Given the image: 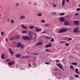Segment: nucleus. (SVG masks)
<instances>
[{"instance_id":"nucleus-1","label":"nucleus","mask_w":80,"mask_h":80,"mask_svg":"<svg viewBox=\"0 0 80 80\" xmlns=\"http://www.w3.org/2000/svg\"><path fill=\"white\" fill-rule=\"evenodd\" d=\"M67 30H68V29L67 28H62L60 29L59 31L58 32V33H63L67 31Z\"/></svg>"},{"instance_id":"nucleus-2","label":"nucleus","mask_w":80,"mask_h":80,"mask_svg":"<svg viewBox=\"0 0 80 80\" xmlns=\"http://www.w3.org/2000/svg\"><path fill=\"white\" fill-rule=\"evenodd\" d=\"M22 38L23 39L27 41H30L31 40L30 37H28V36H23L22 37Z\"/></svg>"},{"instance_id":"nucleus-3","label":"nucleus","mask_w":80,"mask_h":80,"mask_svg":"<svg viewBox=\"0 0 80 80\" xmlns=\"http://www.w3.org/2000/svg\"><path fill=\"white\" fill-rule=\"evenodd\" d=\"M79 28L78 27H76L73 29V32L75 33L79 32H80V30L79 31Z\"/></svg>"},{"instance_id":"nucleus-4","label":"nucleus","mask_w":80,"mask_h":80,"mask_svg":"<svg viewBox=\"0 0 80 80\" xmlns=\"http://www.w3.org/2000/svg\"><path fill=\"white\" fill-rule=\"evenodd\" d=\"M59 20L61 22H64L65 21V19L63 17H61L59 18Z\"/></svg>"},{"instance_id":"nucleus-5","label":"nucleus","mask_w":80,"mask_h":80,"mask_svg":"<svg viewBox=\"0 0 80 80\" xmlns=\"http://www.w3.org/2000/svg\"><path fill=\"white\" fill-rule=\"evenodd\" d=\"M56 65L63 71L64 70V69L61 64H56Z\"/></svg>"},{"instance_id":"nucleus-6","label":"nucleus","mask_w":80,"mask_h":80,"mask_svg":"<svg viewBox=\"0 0 80 80\" xmlns=\"http://www.w3.org/2000/svg\"><path fill=\"white\" fill-rule=\"evenodd\" d=\"M14 63H15L14 61H12L11 62H8V64L9 66H11V65H12Z\"/></svg>"},{"instance_id":"nucleus-7","label":"nucleus","mask_w":80,"mask_h":80,"mask_svg":"<svg viewBox=\"0 0 80 80\" xmlns=\"http://www.w3.org/2000/svg\"><path fill=\"white\" fill-rule=\"evenodd\" d=\"M19 18L21 19H24L26 18V17L24 15H22Z\"/></svg>"},{"instance_id":"nucleus-8","label":"nucleus","mask_w":80,"mask_h":80,"mask_svg":"<svg viewBox=\"0 0 80 80\" xmlns=\"http://www.w3.org/2000/svg\"><path fill=\"white\" fill-rule=\"evenodd\" d=\"M31 32H29V38H30L31 40H33L32 36L31 35Z\"/></svg>"},{"instance_id":"nucleus-9","label":"nucleus","mask_w":80,"mask_h":80,"mask_svg":"<svg viewBox=\"0 0 80 80\" xmlns=\"http://www.w3.org/2000/svg\"><path fill=\"white\" fill-rule=\"evenodd\" d=\"M74 23L77 26H78L79 24V22L78 21H74Z\"/></svg>"},{"instance_id":"nucleus-10","label":"nucleus","mask_w":80,"mask_h":80,"mask_svg":"<svg viewBox=\"0 0 80 80\" xmlns=\"http://www.w3.org/2000/svg\"><path fill=\"white\" fill-rule=\"evenodd\" d=\"M35 29L36 30V32H40L42 31L41 29H38L37 27H36Z\"/></svg>"},{"instance_id":"nucleus-11","label":"nucleus","mask_w":80,"mask_h":80,"mask_svg":"<svg viewBox=\"0 0 80 80\" xmlns=\"http://www.w3.org/2000/svg\"><path fill=\"white\" fill-rule=\"evenodd\" d=\"M9 51L10 52L11 55H13L14 54V52L12 51L11 49L10 48H9Z\"/></svg>"},{"instance_id":"nucleus-12","label":"nucleus","mask_w":80,"mask_h":80,"mask_svg":"<svg viewBox=\"0 0 80 80\" xmlns=\"http://www.w3.org/2000/svg\"><path fill=\"white\" fill-rule=\"evenodd\" d=\"M20 38V36L17 35V36H15V40L19 39Z\"/></svg>"},{"instance_id":"nucleus-13","label":"nucleus","mask_w":80,"mask_h":80,"mask_svg":"<svg viewBox=\"0 0 80 80\" xmlns=\"http://www.w3.org/2000/svg\"><path fill=\"white\" fill-rule=\"evenodd\" d=\"M42 42H40L38 43H37V44H36V46H38V45H42Z\"/></svg>"},{"instance_id":"nucleus-14","label":"nucleus","mask_w":80,"mask_h":80,"mask_svg":"<svg viewBox=\"0 0 80 80\" xmlns=\"http://www.w3.org/2000/svg\"><path fill=\"white\" fill-rule=\"evenodd\" d=\"M21 27L24 29H26L27 28V27H25L24 25L22 24L21 25Z\"/></svg>"},{"instance_id":"nucleus-15","label":"nucleus","mask_w":80,"mask_h":80,"mask_svg":"<svg viewBox=\"0 0 80 80\" xmlns=\"http://www.w3.org/2000/svg\"><path fill=\"white\" fill-rule=\"evenodd\" d=\"M65 4V0H62V6H64Z\"/></svg>"},{"instance_id":"nucleus-16","label":"nucleus","mask_w":80,"mask_h":80,"mask_svg":"<svg viewBox=\"0 0 80 80\" xmlns=\"http://www.w3.org/2000/svg\"><path fill=\"white\" fill-rule=\"evenodd\" d=\"M69 23V22L68 21H65L64 22V24L65 26H67Z\"/></svg>"},{"instance_id":"nucleus-17","label":"nucleus","mask_w":80,"mask_h":80,"mask_svg":"<svg viewBox=\"0 0 80 80\" xmlns=\"http://www.w3.org/2000/svg\"><path fill=\"white\" fill-rule=\"evenodd\" d=\"M35 28V27L34 26H29V28L30 29H33Z\"/></svg>"},{"instance_id":"nucleus-18","label":"nucleus","mask_w":80,"mask_h":80,"mask_svg":"<svg viewBox=\"0 0 80 80\" xmlns=\"http://www.w3.org/2000/svg\"><path fill=\"white\" fill-rule=\"evenodd\" d=\"M21 43H18V45H17V48H19L20 47H21Z\"/></svg>"},{"instance_id":"nucleus-19","label":"nucleus","mask_w":80,"mask_h":80,"mask_svg":"<svg viewBox=\"0 0 80 80\" xmlns=\"http://www.w3.org/2000/svg\"><path fill=\"white\" fill-rule=\"evenodd\" d=\"M21 58H22L24 59V58H28V57L27 56H22Z\"/></svg>"},{"instance_id":"nucleus-20","label":"nucleus","mask_w":80,"mask_h":80,"mask_svg":"<svg viewBox=\"0 0 80 80\" xmlns=\"http://www.w3.org/2000/svg\"><path fill=\"white\" fill-rule=\"evenodd\" d=\"M52 47V45L51 44L47 45L45 46L46 48H47L48 47Z\"/></svg>"},{"instance_id":"nucleus-21","label":"nucleus","mask_w":80,"mask_h":80,"mask_svg":"<svg viewBox=\"0 0 80 80\" xmlns=\"http://www.w3.org/2000/svg\"><path fill=\"white\" fill-rule=\"evenodd\" d=\"M10 41H12L14 40H15V38H14V37H12L10 38Z\"/></svg>"},{"instance_id":"nucleus-22","label":"nucleus","mask_w":80,"mask_h":80,"mask_svg":"<svg viewBox=\"0 0 80 80\" xmlns=\"http://www.w3.org/2000/svg\"><path fill=\"white\" fill-rule=\"evenodd\" d=\"M4 54H2L1 55V58L2 59H4L5 58L4 57Z\"/></svg>"},{"instance_id":"nucleus-23","label":"nucleus","mask_w":80,"mask_h":80,"mask_svg":"<svg viewBox=\"0 0 80 80\" xmlns=\"http://www.w3.org/2000/svg\"><path fill=\"white\" fill-rule=\"evenodd\" d=\"M16 58H18L20 57V54H16Z\"/></svg>"},{"instance_id":"nucleus-24","label":"nucleus","mask_w":80,"mask_h":80,"mask_svg":"<svg viewBox=\"0 0 80 80\" xmlns=\"http://www.w3.org/2000/svg\"><path fill=\"white\" fill-rule=\"evenodd\" d=\"M27 33V31L25 30L22 31V34L26 33Z\"/></svg>"},{"instance_id":"nucleus-25","label":"nucleus","mask_w":80,"mask_h":80,"mask_svg":"<svg viewBox=\"0 0 80 80\" xmlns=\"http://www.w3.org/2000/svg\"><path fill=\"white\" fill-rule=\"evenodd\" d=\"M37 16L38 17H40L42 16V14L41 13H39L37 14Z\"/></svg>"},{"instance_id":"nucleus-26","label":"nucleus","mask_w":80,"mask_h":80,"mask_svg":"<svg viewBox=\"0 0 80 80\" xmlns=\"http://www.w3.org/2000/svg\"><path fill=\"white\" fill-rule=\"evenodd\" d=\"M40 22L42 23H44L45 22V20H41L40 21Z\"/></svg>"},{"instance_id":"nucleus-27","label":"nucleus","mask_w":80,"mask_h":80,"mask_svg":"<svg viewBox=\"0 0 80 80\" xmlns=\"http://www.w3.org/2000/svg\"><path fill=\"white\" fill-rule=\"evenodd\" d=\"M19 3H17L16 4H15V5L16 7H18L19 6Z\"/></svg>"},{"instance_id":"nucleus-28","label":"nucleus","mask_w":80,"mask_h":80,"mask_svg":"<svg viewBox=\"0 0 80 80\" xmlns=\"http://www.w3.org/2000/svg\"><path fill=\"white\" fill-rule=\"evenodd\" d=\"M10 22L11 23L13 24V23H14V20H11Z\"/></svg>"},{"instance_id":"nucleus-29","label":"nucleus","mask_w":80,"mask_h":80,"mask_svg":"<svg viewBox=\"0 0 80 80\" xmlns=\"http://www.w3.org/2000/svg\"><path fill=\"white\" fill-rule=\"evenodd\" d=\"M54 41V39L53 38H52L51 39V40H50V42H53Z\"/></svg>"},{"instance_id":"nucleus-30","label":"nucleus","mask_w":80,"mask_h":80,"mask_svg":"<svg viewBox=\"0 0 80 80\" xmlns=\"http://www.w3.org/2000/svg\"><path fill=\"white\" fill-rule=\"evenodd\" d=\"M57 13V12H51V14H53V15L56 14Z\"/></svg>"},{"instance_id":"nucleus-31","label":"nucleus","mask_w":80,"mask_h":80,"mask_svg":"<svg viewBox=\"0 0 80 80\" xmlns=\"http://www.w3.org/2000/svg\"><path fill=\"white\" fill-rule=\"evenodd\" d=\"M33 5L34 6H37L38 5V3L37 2H34L33 3Z\"/></svg>"},{"instance_id":"nucleus-32","label":"nucleus","mask_w":80,"mask_h":80,"mask_svg":"<svg viewBox=\"0 0 80 80\" xmlns=\"http://www.w3.org/2000/svg\"><path fill=\"white\" fill-rule=\"evenodd\" d=\"M65 14V13H62L60 14V16H63Z\"/></svg>"},{"instance_id":"nucleus-33","label":"nucleus","mask_w":80,"mask_h":80,"mask_svg":"<svg viewBox=\"0 0 80 80\" xmlns=\"http://www.w3.org/2000/svg\"><path fill=\"white\" fill-rule=\"evenodd\" d=\"M72 65H77L78 64L77 63H76V62H74V63H72Z\"/></svg>"},{"instance_id":"nucleus-34","label":"nucleus","mask_w":80,"mask_h":80,"mask_svg":"<svg viewBox=\"0 0 80 80\" xmlns=\"http://www.w3.org/2000/svg\"><path fill=\"white\" fill-rule=\"evenodd\" d=\"M3 33H4L3 32H1V35L2 36H4Z\"/></svg>"},{"instance_id":"nucleus-35","label":"nucleus","mask_w":80,"mask_h":80,"mask_svg":"<svg viewBox=\"0 0 80 80\" xmlns=\"http://www.w3.org/2000/svg\"><path fill=\"white\" fill-rule=\"evenodd\" d=\"M65 46H69V44H68V43H66L65 44Z\"/></svg>"},{"instance_id":"nucleus-36","label":"nucleus","mask_w":80,"mask_h":80,"mask_svg":"<svg viewBox=\"0 0 80 80\" xmlns=\"http://www.w3.org/2000/svg\"><path fill=\"white\" fill-rule=\"evenodd\" d=\"M10 61H11V60H10V59H6V62H8Z\"/></svg>"},{"instance_id":"nucleus-37","label":"nucleus","mask_w":80,"mask_h":80,"mask_svg":"<svg viewBox=\"0 0 80 80\" xmlns=\"http://www.w3.org/2000/svg\"><path fill=\"white\" fill-rule=\"evenodd\" d=\"M32 54L34 55H38V54L36 53H32Z\"/></svg>"},{"instance_id":"nucleus-38","label":"nucleus","mask_w":80,"mask_h":80,"mask_svg":"<svg viewBox=\"0 0 80 80\" xmlns=\"http://www.w3.org/2000/svg\"><path fill=\"white\" fill-rule=\"evenodd\" d=\"M75 71L76 72L78 71V69H75Z\"/></svg>"},{"instance_id":"nucleus-39","label":"nucleus","mask_w":80,"mask_h":80,"mask_svg":"<svg viewBox=\"0 0 80 80\" xmlns=\"http://www.w3.org/2000/svg\"><path fill=\"white\" fill-rule=\"evenodd\" d=\"M74 76L77 78H78L79 77L78 75V74H77L76 76Z\"/></svg>"},{"instance_id":"nucleus-40","label":"nucleus","mask_w":80,"mask_h":80,"mask_svg":"<svg viewBox=\"0 0 80 80\" xmlns=\"http://www.w3.org/2000/svg\"><path fill=\"white\" fill-rule=\"evenodd\" d=\"M7 21L8 22H10V19L9 18H7Z\"/></svg>"},{"instance_id":"nucleus-41","label":"nucleus","mask_w":80,"mask_h":80,"mask_svg":"<svg viewBox=\"0 0 80 80\" xmlns=\"http://www.w3.org/2000/svg\"><path fill=\"white\" fill-rule=\"evenodd\" d=\"M20 46H21V48L22 49H23V48H24V46H23L22 45H21Z\"/></svg>"},{"instance_id":"nucleus-42","label":"nucleus","mask_w":80,"mask_h":80,"mask_svg":"<svg viewBox=\"0 0 80 80\" xmlns=\"http://www.w3.org/2000/svg\"><path fill=\"white\" fill-rule=\"evenodd\" d=\"M49 25H50V24H47L45 25V26L46 27H48Z\"/></svg>"},{"instance_id":"nucleus-43","label":"nucleus","mask_w":80,"mask_h":80,"mask_svg":"<svg viewBox=\"0 0 80 80\" xmlns=\"http://www.w3.org/2000/svg\"><path fill=\"white\" fill-rule=\"evenodd\" d=\"M49 62H45V64H48V65L49 64Z\"/></svg>"},{"instance_id":"nucleus-44","label":"nucleus","mask_w":80,"mask_h":80,"mask_svg":"<svg viewBox=\"0 0 80 80\" xmlns=\"http://www.w3.org/2000/svg\"><path fill=\"white\" fill-rule=\"evenodd\" d=\"M69 68H72L74 69V68L73 66H70Z\"/></svg>"},{"instance_id":"nucleus-45","label":"nucleus","mask_w":80,"mask_h":80,"mask_svg":"<svg viewBox=\"0 0 80 80\" xmlns=\"http://www.w3.org/2000/svg\"><path fill=\"white\" fill-rule=\"evenodd\" d=\"M59 62V60L57 59V60H56V62L57 63V62Z\"/></svg>"},{"instance_id":"nucleus-46","label":"nucleus","mask_w":80,"mask_h":80,"mask_svg":"<svg viewBox=\"0 0 80 80\" xmlns=\"http://www.w3.org/2000/svg\"><path fill=\"white\" fill-rule=\"evenodd\" d=\"M77 10L78 11H80V8H78L77 9Z\"/></svg>"},{"instance_id":"nucleus-47","label":"nucleus","mask_w":80,"mask_h":80,"mask_svg":"<svg viewBox=\"0 0 80 80\" xmlns=\"http://www.w3.org/2000/svg\"><path fill=\"white\" fill-rule=\"evenodd\" d=\"M34 35L36 36V38H37L38 37V36H37V34L36 33H34Z\"/></svg>"},{"instance_id":"nucleus-48","label":"nucleus","mask_w":80,"mask_h":80,"mask_svg":"<svg viewBox=\"0 0 80 80\" xmlns=\"http://www.w3.org/2000/svg\"><path fill=\"white\" fill-rule=\"evenodd\" d=\"M68 39L70 40H72V38H69Z\"/></svg>"},{"instance_id":"nucleus-49","label":"nucleus","mask_w":80,"mask_h":80,"mask_svg":"<svg viewBox=\"0 0 80 80\" xmlns=\"http://www.w3.org/2000/svg\"><path fill=\"white\" fill-rule=\"evenodd\" d=\"M53 6L54 7H56L57 5H56V4H53Z\"/></svg>"},{"instance_id":"nucleus-50","label":"nucleus","mask_w":80,"mask_h":80,"mask_svg":"<svg viewBox=\"0 0 80 80\" xmlns=\"http://www.w3.org/2000/svg\"><path fill=\"white\" fill-rule=\"evenodd\" d=\"M79 14V13H77L75 14V16H77V15H78Z\"/></svg>"},{"instance_id":"nucleus-51","label":"nucleus","mask_w":80,"mask_h":80,"mask_svg":"<svg viewBox=\"0 0 80 80\" xmlns=\"http://www.w3.org/2000/svg\"><path fill=\"white\" fill-rule=\"evenodd\" d=\"M46 51L47 52H48L49 51V50L48 49H46Z\"/></svg>"},{"instance_id":"nucleus-52","label":"nucleus","mask_w":80,"mask_h":80,"mask_svg":"<svg viewBox=\"0 0 80 80\" xmlns=\"http://www.w3.org/2000/svg\"><path fill=\"white\" fill-rule=\"evenodd\" d=\"M28 66L29 67H31L32 66L31 64H28Z\"/></svg>"},{"instance_id":"nucleus-53","label":"nucleus","mask_w":80,"mask_h":80,"mask_svg":"<svg viewBox=\"0 0 80 80\" xmlns=\"http://www.w3.org/2000/svg\"><path fill=\"white\" fill-rule=\"evenodd\" d=\"M42 33H46V31H44V32H42Z\"/></svg>"},{"instance_id":"nucleus-54","label":"nucleus","mask_w":80,"mask_h":80,"mask_svg":"<svg viewBox=\"0 0 80 80\" xmlns=\"http://www.w3.org/2000/svg\"><path fill=\"white\" fill-rule=\"evenodd\" d=\"M5 39H6V42H8V40L7 38H6Z\"/></svg>"},{"instance_id":"nucleus-55","label":"nucleus","mask_w":80,"mask_h":80,"mask_svg":"<svg viewBox=\"0 0 80 80\" xmlns=\"http://www.w3.org/2000/svg\"><path fill=\"white\" fill-rule=\"evenodd\" d=\"M66 1L68 2L69 3L70 2L69 0H66Z\"/></svg>"},{"instance_id":"nucleus-56","label":"nucleus","mask_w":80,"mask_h":80,"mask_svg":"<svg viewBox=\"0 0 80 80\" xmlns=\"http://www.w3.org/2000/svg\"><path fill=\"white\" fill-rule=\"evenodd\" d=\"M48 39H51V38H50V37H48Z\"/></svg>"},{"instance_id":"nucleus-57","label":"nucleus","mask_w":80,"mask_h":80,"mask_svg":"<svg viewBox=\"0 0 80 80\" xmlns=\"http://www.w3.org/2000/svg\"><path fill=\"white\" fill-rule=\"evenodd\" d=\"M76 72H77L78 74H80V72H79V71H78Z\"/></svg>"},{"instance_id":"nucleus-58","label":"nucleus","mask_w":80,"mask_h":80,"mask_svg":"<svg viewBox=\"0 0 80 80\" xmlns=\"http://www.w3.org/2000/svg\"><path fill=\"white\" fill-rule=\"evenodd\" d=\"M63 42V41H61V42H60V43H62Z\"/></svg>"},{"instance_id":"nucleus-59","label":"nucleus","mask_w":80,"mask_h":80,"mask_svg":"<svg viewBox=\"0 0 80 80\" xmlns=\"http://www.w3.org/2000/svg\"><path fill=\"white\" fill-rule=\"evenodd\" d=\"M28 3L30 4H31V2H29Z\"/></svg>"},{"instance_id":"nucleus-60","label":"nucleus","mask_w":80,"mask_h":80,"mask_svg":"<svg viewBox=\"0 0 80 80\" xmlns=\"http://www.w3.org/2000/svg\"><path fill=\"white\" fill-rule=\"evenodd\" d=\"M33 58L34 59H37L36 58H35L34 56H33Z\"/></svg>"},{"instance_id":"nucleus-61","label":"nucleus","mask_w":80,"mask_h":80,"mask_svg":"<svg viewBox=\"0 0 80 80\" xmlns=\"http://www.w3.org/2000/svg\"><path fill=\"white\" fill-rule=\"evenodd\" d=\"M45 38H47V39H48V37H45Z\"/></svg>"},{"instance_id":"nucleus-62","label":"nucleus","mask_w":80,"mask_h":80,"mask_svg":"<svg viewBox=\"0 0 80 80\" xmlns=\"http://www.w3.org/2000/svg\"><path fill=\"white\" fill-rule=\"evenodd\" d=\"M33 38H34V39H35V38H36V37H33Z\"/></svg>"},{"instance_id":"nucleus-63","label":"nucleus","mask_w":80,"mask_h":80,"mask_svg":"<svg viewBox=\"0 0 80 80\" xmlns=\"http://www.w3.org/2000/svg\"><path fill=\"white\" fill-rule=\"evenodd\" d=\"M55 71H58L57 69H55Z\"/></svg>"},{"instance_id":"nucleus-64","label":"nucleus","mask_w":80,"mask_h":80,"mask_svg":"<svg viewBox=\"0 0 80 80\" xmlns=\"http://www.w3.org/2000/svg\"><path fill=\"white\" fill-rule=\"evenodd\" d=\"M31 33H32V32H33V31H31Z\"/></svg>"}]
</instances>
